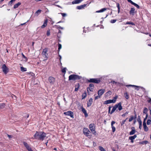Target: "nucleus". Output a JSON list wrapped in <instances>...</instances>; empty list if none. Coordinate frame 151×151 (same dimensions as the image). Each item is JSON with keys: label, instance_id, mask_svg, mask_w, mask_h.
<instances>
[{"label": "nucleus", "instance_id": "6e6d98bb", "mask_svg": "<svg viewBox=\"0 0 151 151\" xmlns=\"http://www.w3.org/2000/svg\"><path fill=\"white\" fill-rule=\"evenodd\" d=\"M60 14H61L62 16L63 17H65L66 16V13H61Z\"/></svg>", "mask_w": 151, "mask_h": 151}, {"label": "nucleus", "instance_id": "052dcab7", "mask_svg": "<svg viewBox=\"0 0 151 151\" xmlns=\"http://www.w3.org/2000/svg\"><path fill=\"white\" fill-rule=\"evenodd\" d=\"M7 136L9 138H12V136L11 135H9V134H7Z\"/></svg>", "mask_w": 151, "mask_h": 151}, {"label": "nucleus", "instance_id": "ddd939ff", "mask_svg": "<svg viewBox=\"0 0 151 151\" xmlns=\"http://www.w3.org/2000/svg\"><path fill=\"white\" fill-rule=\"evenodd\" d=\"M81 111L84 114L85 116V117H87L88 116V114L87 113V111L86 109L83 107V106L81 107Z\"/></svg>", "mask_w": 151, "mask_h": 151}, {"label": "nucleus", "instance_id": "393cba45", "mask_svg": "<svg viewBox=\"0 0 151 151\" xmlns=\"http://www.w3.org/2000/svg\"><path fill=\"white\" fill-rule=\"evenodd\" d=\"M86 4H84L78 6L76 7L77 9H82L84 8L86 6Z\"/></svg>", "mask_w": 151, "mask_h": 151}, {"label": "nucleus", "instance_id": "423d86ee", "mask_svg": "<svg viewBox=\"0 0 151 151\" xmlns=\"http://www.w3.org/2000/svg\"><path fill=\"white\" fill-rule=\"evenodd\" d=\"M83 132L84 134L86 136L88 137L89 135V133L90 132L88 128H84L83 129Z\"/></svg>", "mask_w": 151, "mask_h": 151}, {"label": "nucleus", "instance_id": "69168bd1", "mask_svg": "<svg viewBox=\"0 0 151 151\" xmlns=\"http://www.w3.org/2000/svg\"><path fill=\"white\" fill-rule=\"evenodd\" d=\"M29 21V20H28L27 21V22H25V23H23V24H20V25H21L22 26V25H24L27 22H28Z\"/></svg>", "mask_w": 151, "mask_h": 151}, {"label": "nucleus", "instance_id": "de8ad7c7", "mask_svg": "<svg viewBox=\"0 0 151 151\" xmlns=\"http://www.w3.org/2000/svg\"><path fill=\"white\" fill-rule=\"evenodd\" d=\"M116 21V19H112L110 21V22L111 23H115Z\"/></svg>", "mask_w": 151, "mask_h": 151}, {"label": "nucleus", "instance_id": "e433bc0d", "mask_svg": "<svg viewBox=\"0 0 151 151\" xmlns=\"http://www.w3.org/2000/svg\"><path fill=\"white\" fill-rule=\"evenodd\" d=\"M99 149L101 151H106L101 146H99Z\"/></svg>", "mask_w": 151, "mask_h": 151}, {"label": "nucleus", "instance_id": "f704fd0d", "mask_svg": "<svg viewBox=\"0 0 151 151\" xmlns=\"http://www.w3.org/2000/svg\"><path fill=\"white\" fill-rule=\"evenodd\" d=\"M5 106V104L4 103L0 104V109H3Z\"/></svg>", "mask_w": 151, "mask_h": 151}, {"label": "nucleus", "instance_id": "1a4fd4ad", "mask_svg": "<svg viewBox=\"0 0 151 151\" xmlns=\"http://www.w3.org/2000/svg\"><path fill=\"white\" fill-rule=\"evenodd\" d=\"M116 100H115L112 99V100H108L105 101L104 102V104H111V103H114L116 102Z\"/></svg>", "mask_w": 151, "mask_h": 151}, {"label": "nucleus", "instance_id": "a878e982", "mask_svg": "<svg viewBox=\"0 0 151 151\" xmlns=\"http://www.w3.org/2000/svg\"><path fill=\"white\" fill-rule=\"evenodd\" d=\"M117 108V106L115 105L113 107L111 111L110 112V114H112L113 113H114V111L116 110Z\"/></svg>", "mask_w": 151, "mask_h": 151}, {"label": "nucleus", "instance_id": "0e129e2a", "mask_svg": "<svg viewBox=\"0 0 151 151\" xmlns=\"http://www.w3.org/2000/svg\"><path fill=\"white\" fill-rule=\"evenodd\" d=\"M134 114H135V116L134 118V119H136L137 118V115L136 114V112L134 111Z\"/></svg>", "mask_w": 151, "mask_h": 151}, {"label": "nucleus", "instance_id": "f3484780", "mask_svg": "<svg viewBox=\"0 0 151 151\" xmlns=\"http://www.w3.org/2000/svg\"><path fill=\"white\" fill-rule=\"evenodd\" d=\"M105 89H101L98 91V95L100 96L104 93Z\"/></svg>", "mask_w": 151, "mask_h": 151}, {"label": "nucleus", "instance_id": "473e14b6", "mask_svg": "<svg viewBox=\"0 0 151 151\" xmlns=\"http://www.w3.org/2000/svg\"><path fill=\"white\" fill-rule=\"evenodd\" d=\"M16 0H11L9 2L8 5L10 6H12L13 3Z\"/></svg>", "mask_w": 151, "mask_h": 151}, {"label": "nucleus", "instance_id": "bb28decb", "mask_svg": "<svg viewBox=\"0 0 151 151\" xmlns=\"http://www.w3.org/2000/svg\"><path fill=\"white\" fill-rule=\"evenodd\" d=\"M21 4V3L19 2L15 4L14 6V8L16 9Z\"/></svg>", "mask_w": 151, "mask_h": 151}, {"label": "nucleus", "instance_id": "a19ab883", "mask_svg": "<svg viewBox=\"0 0 151 151\" xmlns=\"http://www.w3.org/2000/svg\"><path fill=\"white\" fill-rule=\"evenodd\" d=\"M147 124L148 125L151 124V119H148L147 122Z\"/></svg>", "mask_w": 151, "mask_h": 151}, {"label": "nucleus", "instance_id": "2eb2a0df", "mask_svg": "<svg viewBox=\"0 0 151 151\" xmlns=\"http://www.w3.org/2000/svg\"><path fill=\"white\" fill-rule=\"evenodd\" d=\"M135 10L134 8H131L129 11V13L131 14L133 16L135 14Z\"/></svg>", "mask_w": 151, "mask_h": 151}, {"label": "nucleus", "instance_id": "3c124183", "mask_svg": "<svg viewBox=\"0 0 151 151\" xmlns=\"http://www.w3.org/2000/svg\"><path fill=\"white\" fill-rule=\"evenodd\" d=\"M107 9V8H104L101 9V12H104Z\"/></svg>", "mask_w": 151, "mask_h": 151}, {"label": "nucleus", "instance_id": "13d9d810", "mask_svg": "<svg viewBox=\"0 0 151 151\" xmlns=\"http://www.w3.org/2000/svg\"><path fill=\"white\" fill-rule=\"evenodd\" d=\"M57 27V28L58 29H63V28L61 27L60 26L55 25Z\"/></svg>", "mask_w": 151, "mask_h": 151}, {"label": "nucleus", "instance_id": "6e6552de", "mask_svg": "<svg viewBox=\"0 0 151 151\" xmlns=\"http://www.w3.org/2000/svg\"><path fill=\"white\" fill-rule=\"evenodd\" d=\"M64 114L65 115L70 116L71 118H73V113L71 111H68L64 113Z\"/></svg>", "mask_w": 151, "mask_h": 151}, {"label": "nucleus", "instance_id": "aec40b11", "mask_svg": "<svg viewBox=\"0 0 151 151\" xmlns=\"http://www.w3.org/2000/svg\"><path fill=\"white\" fill-rule=\"evenodd\" d=\"M126 86L127 87H136L135 89H136L137 90H138L139 89V86H136L134 85H126Z\"/></svg>", "mask_w": 151, "mask_h": 151}, {"label": "nucleus", "instance_id": "dca6fc26", "mask_svg": "<svg viewBox=\"0 0 151 151\" xmlns=\"http://www.w3.org/2000/svg\"><path fill=\"white\" fill-rule=\"evenodd\" d=\"M128 1L129 3H131L132 4L134 5L135 6L137 7L138 9L139 8V6L137 4L133 2L131 0H128Z\"/></svg>", "mask_w": 151, "mask_h": 151}, {"label": "nucleus", "instance_id": "680f3d73", "mask_svg": "<svg viewBox=\"0 0 151 151\" xmlns=\"http://www.w3.org/2000/svg\"><path fill=\"white\" fill-rule=\"evenodd\" d=\"M59 58H60L59 59H60V64H62V63H61V61H60L61 60V56L60 55H59Z\"/></svg>", "mask_w": 151, "mask_h": 151}, {"label": "nucleus", "instance_id": "9b49d317", "mask_svg": "<svg viewBox=\"0 0 151 151\" xmlns=\"http://www.w3.org/2000/svg\"><path fill=\"white\" fill-rule=\"evenodd\" d=\"M48 80L50 84H53L55 81V78L52 77H50L48 78Z\"/></svg>", "mask_w": 151, "mask_h": 151}, {"label": "nucleus", "instance_id": "09e8293b", "mask_svg": "<svg viewBox=\"0 0 151 151\" xmlns=\"http://www.w3.org/2000/svg\"><path fill=\"white\" fill-rule=\"evenodd\" d=\"M66 68H64L62 69V71L63 73H65L66 72Z\"/></svg>", "mask_w": 151, "mask_h": 151}, {"label": "nucleus", "instance_id": "bf43d9fd", "mask_svg": "<svg viewBox=\"0 0 151 151\" xmlns=\"http://www.w3.org/2000/svg\"><path fill=\"white\" fill-rule=\"evenodd\" d=\"M116 7L117 8L119 7H120V5L118 3H116Z\"/></svg>", "mask_w": 151, "mask_h": 151}, {"label": "nucleus", "instance_id": "20e7f679", "mask_svg": "<svg viewBox=\"0 0 151 151\" xmlns=\"http://www.w3.org/2000/svg\"><path fill=\"white\" fill-rule=\"evenodd\" d=\"M88 81L89 82L97 84L99 83L101 81L100 79L99 78H90Z\"/></svg>", "mask_w": 151, "mask_h": 151}, {"label": "nucleus", "instance_id": "c85d7f7f", "mask_svg": "<svg viewBox=\"0 0 151 151\" xmlns=\"http://www.w3.org/2000/svg\"><path fill=\"white\" fill-rule=\"evenodd\" d=\"M137 137V135L136 134H135L133 136L130 137L129 138V139L130 140H134V139L136 138Z\"/></svg>", "mask_w": 151, "mask_h": 151}, {"label": "nucleus", "instance_id": "e2e57ef3", "mask_svg": "<svg viewBox=\"0 0 151 151\" xmlns=\"http://www.w3.org/2000/svg\"><path fill=\"white\" fill-rule=\"evenodd\" d=\"M111 108V106H109V113L110 111Z\"/></svg>", "mask_w": 151, "mask_h": 151}, {"label": "nucleus", "instance_id": "39448f33", "mask_svg": "<svg viewBox=\"0 0 151 151\" xmlns=\"http://www.w3.org/2000/svg\"><path fill=\"white\" fill-rule=\"evenodd\" d=\"M89 128L90 130L93 132V134H95L96 131L95 129V125L93 123L91 124L89 126Z\"/></svg>", "mask_w": 151, "mask_h": 151}, {"label": "nucleus", "instance_id": "4d7b16f0", "mask_svg": "<svg viewBox=\"0 0 151 151\" xmlns=\"http://www.w3.org/2000/svg\"><path fill=\"white\" fill-rule=\"evenodd\" d=\"M100 96L99 95L98 96H95V99L96 100L98 99H99V98H100Z\"/></svg>", "mask_w": 151, "mask_h": 151}, {"label": "nucleus", "instance_id": "5701e85b", "mask_svg": "<svg viewBox=\"0 0 151 151\" xmlns=\"http://www.w3.org/2000/svg\"><path fill=\"white\" fill-rule=\"evenodd\" d=\"M143 126L144 131L145 132H147L148 130V128L146 125V122H143Z\"/></svg>", "mask_w": 151, "mask_h": 151}, {"label": "nucleus", "instance_id": "ea45409f", "mask_svg": "<svg viewBox=\"0 0 151 151\" xmlns=\"http://www.w3.org/2000/svg\"><path fill=\"white\" fill-rule=\"evenodd\" d=\"M134 119V117L133 116H130V117L129 118V122H131L133 119Z\"/></svg>", "mask_w": 151, "mask_h": 151}, {"label": "nucleus", "instance_id": "c9c22d12", "mask_svg": "<svg viewBox=\"0 0 151 151\" xmlns=\"http://www.w3.org/2000/svg\"><path fill=\"white\" fill-rule=\"evenodd\" d=\"M86 96V92L83 93L82 95V99H85Z\"/></svg>", "mask_w": 151, "mask_h": 151}, {"label": "nucleus", "instance_id": "f8f14e48", "mask_svg": "<svg viewBox=\"0 0 151 151\" xmlns=\"http://www.w3.org/2000/svg\"><path fill=\"white\" fill-rule=\"evenodd\" d=\"M94 88V85L92 83L90 84L89 85L88 87L87 88V91H88L89 90L90 91L92 92Z\"/></svg>", "mask_w": 151, "mask_h": 151}, {"label": "nucleus", "instance_id": "412c9836", "mask_svg": "<svg viewBox=\"0 0 151 151\" xmlns=\"http://www.w3.org/2000/svg\"><path fill=\"white\" fill-rule=\"evenodd\" d=\"M132 129V131L129 132V135H132L135 134L136 132V130L135 129V127H132L131 128Z\"/></svg>", "mask_w": 151, "mask_h": 151}, {"label": "nucleus", "instance_id": "5fc2aeb1", "mask_svg": "<svg viewBox=\"0 0 151 151\" xmlns=\"http://www.w3.org/2000/svg\"><path fill=\"white\" fill-rule=\"evenodd\" d=\"M22 54L23 58L26 59V61H27V58L25 56V55L23 53H22Z\"/></svg>", "mask_w": 151, "mask_h": 151}, {"label": "nucleus", "instance_id": "c756f323", "mask_svg": "<svg viewBox=\"0 0 151 151\" xmlns=\"http://www.w3.org/2000/svg\"><path fill=\"white\" fill-rule=\"evenodd\" d=\"M80 87V85L79 83H78L75 86V91H78L79 88Z\"/></svg>", "mask_w": 151, "mask_h": 151}, {"label": "nucleus", "instance_id": "f03ea898", "mask_svg": "<svg viewBox=\"0 0 151 151\" xmlns=\"http://www.w3.org/2000/svg\"><path fill=\"white\" fill-rule=\"evenodd\" d=\"M82 78L81 76L77 75L72 74L70 75L69 77V80H78Z\"/></svg>", "mask_w": 151, "mask_h": 151}, {"label": "nucleus", "instance_id": "7ed1b4c3", "mask_svg": "<svg viewBox=\"0 0 151 151\" xmlns=\"http://www.w3.org/2000/svg\"><path fill=\"white\" fill-rule=\"evenodd\" d=\"M48 52V49L47 48H45L43 50L42 52V54L43 57L46 58V59L45 60H47L49 57L47 53V52Z\"/></svg>", "mask_w": 151, "mask_h": 151}, {"label": "nucleus", "instance_id": "9d476101", "mask_svg": "<svg viewBox=\"0 0 151 151\" xmlns=\"http://www.w3.org/2000/svg\"><path fill=\"white\" fill-rule=\"evenodd\" d=\"M23 144L28 151H33L31 148L30 147L28 144L26 142H23Z\"/></svg>", "mask_w": 151, "mask_h": 151}, {"label": "nucleus", "instance_id": "b1692460", "mask_svg": "<svg viewBox=\"0 0 151 151\" xmlns=\"http://www.w3.org/2000/svg\"><path fill=\"white\" fill-rule=\"evenodd\" d=\"M83 0H75L72 2L73 4H78L81 3Z\"/></svg>", "mask_w": 151, "mask_h": 151}, {"label": "nucleus", "instance_id": "4c0bfd02", "mask_svg": "<svg viewBox=\"0 0 151 151\" xmlns=\"http://www.w3.org/2000/svg\"><path fill=\"white\" fill-rule=\"evenodd\" d=\"M41 12V10L40 9H39L38 10H37L35 12V14H37V15H38L39 14H40Z\"/></svg>", "mask_w": 151, "mask_h": 151}, {"label": "nucleus", "instance_id": "72a5a7b5", "mask_svg": "<svg viewBox=\"0 0 151 151\" xmlns=\"http://www.w3.org/2000/svg\"><path fill=\"white\" fill-rule=\"evenodd\" d=\"M20 70L22 72H25L27 71V68L23 67H20Z\"/></svg>", "mask_w": 151, "mask_h": 151}, {"label": "nucleus", "instance_id": "a18cd8bd", "mask_svg": "<svg viewBox=\"0 0 151 151\" xmlns=\"http://www.w3.org/2000/svg\"><path fill=\"white\" fill-rule=\"evenodd\" d=\"M110 83H112L113 84L116 85L117 83H119L117 82L114 81H111Z\"/></svg>", "mask_w": 151, "mask_h": 151}, {"label": "nucleus", "instance_id": "49530a36", "mask_svg": "<svg viewBox=\"0 0 151 151\" xmlns=\"http://www.w3.org/2000/svg\"><path fill=\"white\" fill-rule=\"evenodd\" d=\"M128 119V118H127L126 119L124 120H123L122 121V122L121 123V125L122 126L124 123L125 122H126V120Z\"/></svg>", "mask_w": 151, "mask_h": 151}, {"label": "nucleus", "instance_id": "58836bf2", "mask_svg": "<svg viewBox=\"0 0 151 151\" xmlns=\"http://www.w3.org/2000/svg\"><path fill=\"white\" fill-rule=\"evenodd\" d=\"M124 95L125 96V97L126 99H128L129 98V96L128 94V93L127 92L125 93H124Z\"/></svg>", "mask_w": 151, "mask_h": 151}, {"label": "nucleus", "instance_id": "79ce46f5", "mask_svg": "<svg viewBox=\"0 0 151 151\" xmlns=\"http://www.w3.org/2000/svg\"><path fill=\"white\" fill-rule=\"evenodd\" d=\"M126 24H130L132 25H135V24L132 22H126Z\"/></svg>", "mask_w": 151, "mask_h": 151}, {"label": "nucleus", "instance_id": "a211bd4d", "mask_svg": "<svg viewBox=\"0 0 151 151\" xmlns=\"http://www.w3.org/2000/svg\"><path fill=\"white\" fill-rule=\"evenodd\" d=\"M93 102V99L92 98H90L88 101V102L87 106L88 107H89L91 105Z\"/></svg>", "mask_w": 151, "mask_h": 151}, {"label": "nucleus", "instance_id": "7c9ffc66", "mask_svg": "<svg viewBox=\"0 0 151 151\" xmlns=\"http://www.w3.org/2000/svg\"><path fill=\"white\" fill-rule=\"evenodd\" d=\"M148 111V110L147 108H146V107L144 108L143 111V113L145 114L146 115H147V114H148L147 113Z\"/></svg>", "mask_w": 151, "mask_h": 151}, {"label": "nucleus", "instance_id": "8fccbe9b", "mask_svg": "<svg viewBox=\"0 0 151 151\" xmlns=\"http://www.w3.org/2000/svg\"><path fill=\"white\" fill-rule=\"evenodd\" d=\"M129 113V111H126L125 112V113L124 114H122V116H125L127 114Z\"/></svg>", "mask_w": 151, "mask_h": 151}, {"label": "nucleus", "instance_id": "c03bdc74", "mask_svg": "<svg viewBox=\"0 0 151 151\" xmlns=\"http://www.w3.org/2000/svg\"><path fill=\"white\" fill-rule=\"evenodd\" d=\"M58 52H59L60 51V50L61 48V47H62L61 45L59 43L58 44Z\"/></svg>", "mask_w": 151, "mask_h": 151}, {"label": "nucleus", "instance_id": "6ab92c4d", "mask_svg": "<svg viewBox=\"0 0 151 151\" xmlns=\"http://www.w3.org/2000/svg\"><path fill=\"white\" fill-rule=\"evenodd\" d=\"M47 19H46L45 20L43 24L41 26L42 28H44L47 26Z\"/></svg>", "mask_w": 151, "mask_h": 151}, {"label": "nucleus", "instance_id": "338daca9", "mask_svg": "<svg viewBox=\"0 0 151 151\" xmlns=\"http://www.w3.org/2000/svg\"><path fill=\"white\" fill-rule=\"evenodd\" d=\"M148 101L149 103L151 104V99L150 98L149 100Z\"/></svg>", "mask_w": 151, "mask_h": 151}, {"label": "nucleus", "instance_id": "2f4dec72", "mask_svg": "<svg viewBox=\"0 0 151 151\" xmlns=\"http://www.w3.org/2000/svg\"><path fill=\"white\" fill-rule=\"evenodd\" d=\"M111 92L110 91H109L106 93L105 94L106 96H109L111 95Z\"/></svg>", "mask_w": 151, "mask_h": 151}, {"label": "nucleus", "instance_id": "774afa93", "mask_svg": "<svg viewBox=\"0 0 151 151\" xmlns=\"http://www.w3.org/2000/svg\"><path fill=\"white\" fill-rule=\"evenodd\" d=\"M55 5L57 6V7H59V8H61V9H62V7L60 6L59 5Z\"/></svg>", "mask_w": 151, "mask_h": 151}, {"label": "nucleus", "instance_id": "864d4df0", "mask_svg": "<svg viewBox=\"0 0 151 151\" xmlns=\"http://www.w3.org/2000/svg\"><path fill=\"white\" fill-rule=\"evenodd\" d=\"M148 117V114H147L146 116V117L144 118L143 122H146V120L147 119Z\"/></svg>", "mask_w": 151, "mask_h": 151}, {"label": "nucleus", "instance_id": "4468645a", "mask_svg": "<svg viewBox=\"0 0 151 151\" xmlns=\"http://www.w3.org/2000/svg\"><path fill=\"white\" fill-rule=\"evenodd\" d=\"M115 105L117 106V108H118V109L119 111H121L122 109V104L121 102H120L117 104H115Z\"/></svg>", "mask_w": 151, "mask_h": 151}, {"label": "nucleus", "instance_id": "37998d69", "mask_svg": "<svg viewBox=\"0 0 151 151\" xmlns=\"http://www.w3.org/2000/svg\"><path fill=\"white\" fill-rule=\"evenodd\" d=\"M139 117H140L139 116H138V120L139 123V125H142V121L140 120V119H139Z\"/></svg>", "mask_w": 151, "mask_h": 151}, {"label": "nucleus", "instance_id": "0eeeda50", "mask_svg": "<svg viewBox=\"0 0 151 151\" xmlns=\"http://www.w3.org/2000/svg\"><path fill=\"white\" fill-rule=\"evenodd\" d=\"M2 68L3 72L5 74H6L9 71V69L5 64H3L2 65Z\"/></svg>", "mask_w": 151, "mask_h": 151}, {"label": "nucleus", "instance_id": "603ef678", "mask_svg": "<svg viewBox=\"0 0 151 151\" xmlns=\"http://www.w3.org/2000/svg\"><path fill=\"white\" fill-rule=\"evenodd\" d=\"M50 35V30H47V36H49Z\"/></svg>", "mask_w": 151, "mask_h": 151}, {"label": "nucleus", "instance_id": "4be33fe9", "mask_svg": "<svg viewBox=\"0 0 151 151\" xmlns=\"http://www.w3.org/2000/svg\"><path fill=\"white\" fill-rule=\"evenodd\" d=\"M115 122L114 121H112L111 122V127L112 130V132H114L116 130L115 127L113 126V124H115Z\"/></svg>", "mask_w": 151, "mask_h": 151}, {"label": "nucleus", "instance_id": "f257e3e1", "mask_svg": "<svg viewBox=\"0 0 151 151\" xmlns=\"http://www.w3.org/2000/svg\"><path fill=\"white\" fill-rule=\"evenodd\" d=\"M46 134L44 132L36 131L34 135V138H32L43 141L46 137Z\"/></svg>", "mask_w": 151, "mask_h": 151}, {"label": "nucleus", "instance_id": "cd10ccee", "mask_svg": "<svg viewBox=\"0 0 151 151\" xmlns=\"http://www.w3.org/2000/svg\"><path fill=\"white\" fill-rule=\"evenodd\" d=\"M139 143L140 144L146 145L149 143V142L147 141H145L139 142Z\"/></svg>", "mask_w": 151, "mask_h": 151}]
</instances>
